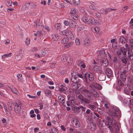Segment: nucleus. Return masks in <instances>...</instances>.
Wrapping results in <instances>:
<instances>
[{
  "label": "nucleus",
  "instance_id": "obj_12",
  "mask_svg": "<svg viewBox=\"0 0 133 133\" xmlns=\"http://www.w3.org/2000/svg\"><path fill=\"white\" fill-rule=\"evenodd\" d=\"M77 78L75 76L72 75L71 77V81L74 83L73 85V86L77 85V83H78L79 82L77 80Z\"/></svg>",
  "mask_w": 133,
  "mask_h": 133
},
{
  "label": "nucleus",
  "instance_id": "obj_8",
  "mask_svg": "<svg viewBox=\"0 0 133 133\" xmlns=\"http://www.w3.org/2000/svg\"><path fill=\"white\" fill-rule=\"evenodd\" d=\"M82 93L86 97H90L91 96L90 91H88L87 89H82Z\"/></svg>",
  "mask_w": 133,
  "mask_h": 133
},
{
  "label": "nucleus",
  "instance_id": "obj_6",
  "mask_svg": "<svg viewBox=\"0 0 133 133\" xmlns=\"http://www.w3.org/2000/svg\"><path fill=\"white\" fill-rule=\"evenodd\" d=\"M21 103L20 102H18V103H15L14 107V110L16 113H18L21 111Z\"/></svg>",
  "mask_w": 133,
  "mask_h": 133
},
{
  "label": "nucleus",
  "instance_id": "obj_10",
  "mask_svg": "<svg viewBox=\"0 0 133 133\" xmlns=\"http://www.w3.org/2000/svg\"><path fill=\"white\" fill-rule=\"evenodd\" d=\"M58 90L61 92H64V93L67 90V88L63 84H59L58 86Z\"/></svg>",
  "mask_w": 133,
  "mask_h": 133
},
{
  "label": "nucleus",
  "instance_id": "obj_29",
  "mask_svg": "<svg viewBox=\"0 0 133 133\" xmlns=\"http://www.w3.org/2000/svg\"><path fill=\"white\" fill-rule=\"evenodd\" d=\"M77 76L78 77L82 79L84 81V75L83 74V72L81 73H77Z\"/></svg>",
  "mask_w": 133,
  "mask_h": 133
},
{
  "label": "nucleus",
  "instance_id": "obj_23",
  "mask_svg": "<svg viewBox=\"0 0 133 133\" xmlns=\"http://www.w3.org/2000/svg\"><path fill=\"white\" fill-rule=\"evenodd\" d=\"M90 41L89 39L87 38H85L84 42V46H87L90 45Z\"/></svg>",
  "mask_w": 133,
  "mask_h": 133
},
{
  "label": "nucleus",
  "instance_id": "obj_54",
  "mask_svg": "<svg viewBox=\"0 0 133 133\" xmlns=\"http://www.w3.org/2000/svg\"><path fill=\"white\" fill-rule=\"evenodd\" d=\"M25 43L26 45H29L30 42V39L29 38H26L25 41Z\"/></svg>",
  "mask_w": 133,
  "mask_h": 133
},
{
  "label": "nucleus",
  "instance_id": "obj_61",
  "mask_svg": "<svg viewBox=\"0 0 133 133\" xmlns=\"http://www.w3.org/2000/svg\"><path fill=\"white\" fill-rule=\"evenodd\" d=\"M112 47L114 49H116L117 47V44L116 43H113L112 45Z\"/></svg>",
  "mask_w": 133,
  "mask_h": 133
},
{
  "label": "nucleus",
  "instance_id": "obj_41",
  "mask_svg": "<svg viewBox=\"0 0 133 133\" xmlns=\"http://www.w3.org/2000/svg\"><path fill=\"white\" fill-rule=\"evenodd\" d=\"M73 109L77 113L80 111V107H73Z\"/></svg>",
  "mask_w": 133,
  "mask_h": 133
},
{
  "label": "nucleus",
  "instance_id": "obj_27",
  "mask_svg": "<svg viewBox=\"0 0 133 133\" xmlns=\"http://www.w3.org/2000/svg\"><path fill=\"white\" fill-rule=\"evenodd\" d=\"M120 78L121 81L124 82L125 81L126 79V77L125 76V75L123 73V74H120Z\"/></svg>",
  "mask_w": 133,
  "mask_h": 133
},
{
  "label": "nucleus",
  "instance_id": "obj_1",
  "mask_svg": "<svg viewBox=\"0 0 133 133\" xmlns=\"http://www.w3.org/2000/svg\"><path fill=\"white\" fill-rule=\"evenodd\" d=\"M102 122L105 123L106 126L111 131H113V129L116 128V131H119V128L117 126L116 122L115 121H114L113 120L112 121L110 117L107 116L106 117L105 119H103Z\"/></svg>",
  "mask_w": 133,
  "mask_h": 133
},
{
  "label": "nucleus",
  "instance_id": "obj_63",
  "mask_svg": "<svg viewBox=\"0 0 133 133\" xmlns=\"http://www.w3.org/2000/svg\"><path fill=\"white\" fill-rule=\"evenodd\" d=\"M65 104H66V105L68 106H72V105H71V104L70 103V101H69L67 102H66V103H65Z\"/></svg>",
  "mask_w": 133,
  "mask_h": 133
},
{
  "label": "nucleus",
  "instance_id": "obj_32",
  "mask_svg": "<svg viewBox=\"0 0 133 133\" xmlns=\"http://www.w3.org/2000/svg\"><path fill=\"white\" fill-rule=\"evenodd\" d=\"M34 35L35 36L40 37L43 34L42 31H38L34 33Z\"/></svg>",
  "mask_w": 133,
  "mask_h": 133
},
{
  "label": "nucleus",
  "instance_id": "obj_21",
  "mask_svg": "<svg viewBox=\"0 0 133 133\" xmlns=\"http://www.w3.org/2000/svg\"><path fill=\"white\" fill-rule=\"evenodd\" d=\"M90 85H93L94 86L95 88H96L98 90H100L102 88V87L100 85L96 83H92V84Z\"/></svg>",
  "mask_w": 133,
  "mask_h": 133
},
{
  "label": "nucleus",
  "instance_id": "obj_5",
  "mask_svg": "<svg viewBox=\"0 0 133 133\" xmlns=\"http://www.w3.org/2000/svg\"><path fill=\"white\" fill-rule=\"evenodd\" d=\"M1 103L2 104L3 106V108L5 110L6 115L8 116H10L11 114V111L12 109L11 107L10 106L8 108L6 107L3 102Z\"/></svg>",
  "mask_w": 133,
  "mask_h": 133
},
{
  "label": "nucleus",
  "instance_id": "obj_14",
  "mask_svg": "<svg viewBox=\"0 0 133 133\" xmlns=\"http://www.w3.org/2000/svg\"><path fill=\"white\" fill-rule=\"evenodd\" d=\"M96 126L92 122L90 121L88 124V128L92 130H95L96 129Z\"/></svg>",
  "mask_w": 133,
  "mask_h": 133
},
{
  "label": "nucleus",
  "instance_id": "obj_24",
  "mask_svg": "<svg viewBox=\"0 0 133 133\" xmlns=\"http://www.w3.org/2000/svg\"><path fill=\"white\" fill-rule=\"evenodd\" d=\"M51 38L54 41H57L59 38V36L58 35L56 34H53L51 36Z\"/></svg>",
  "mask_w": 133,
  "mask_h": 133
},
{
  "label": "nucleus",
  "instance_id": "obj_53",
  "mask_svg": "<svg viewBox=\"0 0 133 133\" xmlns=\"http://www.w3.org/2000/svg\"><path fill=\"white\" fill-rule=\"evenodd\" d=\"M80 110L81 109V110L82 111L84 112L85 111V109H86V108L82 106H80Z\"/></svg>",
  "mask_w": 133,
  "mask_h": 133
},
{
  "label": "nucleus",
  "instance_id": "obj_44",
  "mask_svg": "<svg viewBox=\"0 0 133 133\" xmlns=\"http://www.w3.org/2000/svg\"><path fill=\"white\" fill-rule=\"evenodd\" d=\"M5 24V21L4 20H2L1 22L0 26L1 27H3Z\"/></svg>",
  "mask_w": 133,
  "mask_h": 133
},
{
  "label": "nucleus",
  "instance_id": "obj_47",
  "mask_svg": "<svg viewBox=\"0 0 133 133\" xmlns=\"http://www.w3.org/2000/svg\"><path fill=\"white\" fill-rule=\"evenodd\" d=\"M55 27L56 29H59L61 28V25L59 23H57L55 25Z\"/></svg>",
  "mask_w": 133,
  "mask_h": 133
},
{
  "label": "nucleus",
  "instance_id": "obj_37",
  "mask_svg": "<svg viewBox=\"0 0 133 133\" xmlns=\"http://www.w3.org/2000/svg\"><path fill=\"white\" fill-rule=\"evenodd\" d=\"M45 94L47 96L51 95V91L49 90H45Z\"/></svg>",
  "mask_w": 133,
  "mask_h": 133
},
{
  "label": "nucleus",
  "instance_id": "obj_62",
  "mask_svg": "<svg viewBox=\"0 0 133 133\" xmlns=\"http://www.w3.org/2000/svg\"><path fill=\"white\" fill-rule=\"evenodd\" d=\"M117 53L119 56L121 55L123 53L120 49L118 50L117 51Z\"/></svg>",
  "mask_w": 133,
  "mask_h": 133
},
{
  "label": "nucleus",
  "instance_id": "obj_55",
  "mask_svg": "<svg viewBox=\"0 0 133 133\" xmlns=\"http://www.w3.org/2000/svg\"><path fill=\"white\" fill-rule=\"evenodd\" d=\"M44 28L48 32L50 31L51 30L49 26H45Z\"/></svg>",
  "mask_w": 133,
  "mask_h": 133
},
{
  "label": "nucleus",
  "instance_id": "obj_15",
  "mask_svg": "<svg viewBox=\"0 0 133 133\" xmlns=\"http://www.w3.org/2000/svg\"><path fill=\"white\" fill-rule=\"evenodd\" d=\"M58 99L59 101L61 103H62L64 107H66V104L65 103V98L62 96H59L58 97Z\"/></svg>",
  "mask_w": 133,
  "mask_h": 133
},
{
  "label": "nucleus",
  "instance_id": "obj_2",
  "mask_svg": "<svg viewBox=\"0 0 133 133\" xmlns=\"http://www.w3.org/2000/svg\"><path fill=\"white\" fill-rule=\"evenodd\" d=\"M120 112V111L119 108H113L112 111H109V115L112 118L115 117H117L118 114Z\"/></svg>",
  "mask_w": 133,
  "mask_h": 133
},
{
  "label": "nucleus",
  "instance_id": "obj_20",
  "mask_svg": "<svg viewBox=\"0 0 133 133\" xmlns=\"http://www.w3.org/2000/svg\"><path fill=\"white\" fill-rule=\"evenodd\" d=\"M68 100L70 101L71 105L74 106L76 105V100L74 97H71L69 98Z\"/></svg>",
  "mask_w": 133,
  "mask_h": 133
},
{
  "label": "nucleus",
  "instance_id": "obj_3",
  "mask_svg": "<svg viewBox=\"0 0 133 133\" xmlns=\"http://www.w3.org/2000/svg\"><path fill=\"white\" fill-rule=\"evenodd\" d=\"M84 81H87L88 79L91 82L93 81L94 79V75L93 73L89 72H87L84 74Z\"/></svg>",
  "mask_w": 133,
  "mask_h": 133
},
{
  "label": "nucleus",
  "instance_id": "obj_17",
  "mask_svg": "<svg viewBox=\"0 0 133 133\" xmlns=\"http://www.w3.org/2000/svg\"><path fill=\"white\" fill-rule=\"evenodd\" d=\"M98 77V79L100 81H104L105 79V74L102 73L100 74Z\"/></svg>",
  "mask_w": 133,
  "mask_h": 133
},
{
  "label": "nucleus",
  "instance_id": "obj_46",
  "mask_svg": "<svg viewBox=\"0 0 133 133\" xmlns=\"http://www.w3.org/2000/svg\"><path fill=\"white\" fill-rule=\"evenodd\" d=\"M11 53H10L8 54H5L3 56H2V59H4V57L3 56H5V57H10L11 56Z\"/></svg>",
  "mask_w": 133,
  "mask_h": 133
},
{
  "label": "nucleus",
  "instance_id": "obj_16",
  "mask_svg": "<svg viewBox=\"0 0 133 133\" xmlns=\"http://www.w3.org/2000/svg\"><path fill=\"white\" fill-rule=\"evenodd\" d=\"M88 21L89 22V24L91 25L95 24H99V23H97V21H96L92 17H91L89 18L88 20Z\"/></svg>",
  "mask_w": 133,
  "mask_h": 133
},
{
  "label": "nucleus",
  "instance_id": "obj_52",
  "mask_svg": "<svg viewBox=\"0 0 133 133\" xmlns=\"http://www.w3.org/2000/svg\"><path fill=\"white\" fill-rule=\"evenodd\" d=\"M70 22V20H69V21H65L64 22V24L66 25V26H68V25H69V23Z\"/></svg>",
  "mask_w": 133,
  "mask_h": 133
},
{
  "label": "nucleus",
  "instance_id": "obj_64",
  "mask_svg": "<svg viewBox=\"0 0 133 133\" xmlns=\"http://www.w3.org/2000/svg\"><path fill=\"white\" fill-rule=\"evenodd\" d=\"M133 53L132 52V51L131 50H129L128 51V55H132Z\"/></svg>",
  "mask_w": 133,
  "mask_h": 133
},
{
  "label": "nucleus",
  "instance_id": "obj_11",
  "mask_svg": "<svg viewBox=\"0 0 133 133\" xmlns=\"http://www.w3.org/2000/svg\"><path fill=\"white\" fill-rule=\"evenodd\" d=\"M93 66V69L94 71L98 74H101L103 72L102 68L100 66L97 65Z\"/></svg>",
  "mask_w": 133,
  "mask_h": 133
},
{
  "label": "nucleus",
  "instance_id": "obj_60",
  "mask_svg": "<svg viewBox=\"0 0 133 133\" xmlns=\"http://www.w3.org/2000/svg\"><path fill=\"white\" fill-rule=\"evenodd\" d=\"M75 43L77 45H78L79 44V40L78 38H76L75 39Z\"/></svg>",
  "mask_w": 133,
  "mask_h": 133
},
{
  "label": "nucleus",
  "instance_id": "obj_34",
  "mask_svg": "<svg viewBox=\"0 0 133 133\" xmlns=\"http://www.w3.org/2000/svg\"><path fill=\"white\" fill-rule=\"evenodd\" d=\"M26 5L28 6V7L29 8H36V5L35 4L33 3H26Z\"/></svg>",
  "mask_w": 133,
  "mask_h": 133
},
{
  "label": "nucleus",
  "instance_id": "obj_26",
  "mask_svg": "<svg viewBox=\"0 0 133 133\" xmlns=\"http://www.w3.org/2000/svg\"><path fill=\"white\" fill-rule=\"evenodd\" d=\"M127 81L130 83L132 85H133V77L130 76L128 77L127 78Z\"/></svg>",
  "mask_w": 133,
  "mask_h": 133
},
{
  "label": "nucleus",
  "instance_id": "obj_7",
  "mask_svg": "<svg viewBox=\"0 0 133 133\" xmlns=\"http://www.w3.org/2000/svg\"><path fill=\"white\" fill-rule=\"evenodd\" d=\"M71 123L74 127L76 128L79 127L80 126L79 121L78 119L76 118H74L71 121Z\"/></svg>",
  "mask_w": 133,
  "mask_h": 133
},
{
  "label": "nucleus",
  "instance_id": "obj_18",
  "mask_svg": "<svg viewBox=\"0 0 133 133\" xmlns=\"http://www.w3.org/2000/svg\"><path fill=\"white\" fill-rule=\"evenodd\" d=\"M108 77L109 78L111 77L112 75V70L109 68L107 69L106 72Z\"/></svg>",
  "mask_w": 133,
  "mask_h": 133
},
{
  "label": "nucleus",
  "instance_id": "obj_31",
  "mask_svg": "<svg viewBox=\"0 0 133 133\" xmlns=\"http://www.w3.org/2000/svg\"><path fill=\"white\" fill-rule=\"evenodd\" d=\"M76 26L77 28V31L78 32L81 31L83 29V27L81 26V25L79 23L77 24Z\"/></svg>",
  "mask_w": 133,
  "mask_h": 133
},
{
  "label": "nucleus",
  "instance_id": "obj_38",
  "mask_svg": "<svg viewBox=\"0 0 133 133\" xmlns=\"http://www.w3.org/2000/svg\"><path fill=\"white\" fill-rule=\"evenodd\" d=\"M69 130L70 133H81V132L77 131L72 128H70Z\"/></svg>",
  "mask_w": 133,
  "mask_h": 133
},
{
  "label": "nucleus",
  "instance_id": "obj_59",
  "mask_svg": "<svg viewBox=\"0 0 133 133\" xmlns=\"http://www.w3.org/2000/svg\"><path fill=\"white\" fill-rule=\"evenodd\" d=\"M84 62L82 61H79L78 62L77 64L79 66H81Z\"/></svg>",
  "mask_w": 133,
  "mask_h": 133
},
{
  "label": "nucleus",
  "instance_id": "obj_22",
  "mask_svg": "<svg viewBox=\"0 0 133 133\" xmlns=\"http://www.w3.org/2000/svg\"><path fill=\"white\" fill-rule=\"evenodd\" d=\"M74 21L71 20H70L69 26L71 27H74L76 26L77 24Z\"/></svg>",
  "mask_w": 133,
  "mask_h": 133
},
{
  "label": "nucleus",
  "instance_id": "obj_36",
  "mask_svg": "<svg viewBox=\"0 0 133 133\" xmlns=\"http://www.w3.org/2000/svg\"><path fill=\"white\" fill-rule=\"evenodd\" d=\"M72 2L75 6H78L80 3L79 0H72Z\"/></svg>",
  "mask_w": 133,
  "mask_h": 133
},
{
  "label": "nucleus",
  "instance_id": "obj_25",
  "mask_svg": "<svg viewBox=\"0 0 133 133\" xmlns=\"http://www.w3.org/2000/svg\"><path fill=\"white\" fill-rule=\"evenodd\" d=\"M126 39L125 38L123 37H121L119 38V43H121L123 44H124L126 42Z\"/></svg>",
  "mask_w": 133,
  "mask_h": 133
},
{
  "label": "nucleus",
  "instance_id": "obj_19",
  "mask_svg": "<svg viewBox=\"0 0 133 133\" xmlns=\"http://www.w3.org/2000/svg\"><path fill=\"white\" fill-rule=\"evenodd\" d=\"M123 64V65L124 66H126V64H127V66H128L130 64L129 63H127V59L126 57H122L121 58Z\"/></svg>",
  "mask_w": 133,
  "mask_h": 133
},
{
  "label": "nucleus",
  "instance_id": "obj_56",
  "mask_svg": "<svg viewBox=\"0 0 133 133\" xmlns=\"http://www.w3.org/2000/svg\"><path fill=\"white\" fill-rule=\"evenodd\" d=\"M98 124L99 127H103V124L100 121V120L98 121Z\"/></svg>",
  "mask_w": 133,
  "mask_h": 133
},
{
  "label": "nucleus",
  "instance_id": "obj_43",
  "mask_svg": "<svg viewBox=\"0 0 133 133\" xmlns=\"http://www.w3.org/2000/svg\"><path fill=\"white\" fill-rule=\"evenodd\" d=\"M90 101L84 98L82 103H84L85 104H89L90 103Z\"/></svg>",
  "mask_w": 133,
  "mask_h": 133
},
{
  "label": "nucleus",
  "instance_id": "obj_57",
  "mask_svg": "<svg viewBox=\"0 0 133 133\" xmlns=\"http://www.w3.org/2000/svg\"><path fill=\"white\" fill-rule=\"evenodd\" d=\"M12 3V1L11 0H9L8 1H7V2L6 3V5L8 6L10 5Z\"/></svg>",
  "mask_w": 133,
  "mask_h": 133
},
{
  "label": "nucleus",
  "instance_id": "obj_30",
  "mask_svg": "<svg viewBox=\"0 0 133 133\" xmlns=\"http://www.w3.org/2000/svg\"><path fill=\"white\" fill-rule=\"evenodd\" d=\"M41 54L43 56L48 55V51L44 49H42L41 51Z\"/></svg>",
  "mask_w": 133,
  "mask_h": 133
},
{
  "label": "nucleus",
  "instance_id": "obj_51",
  "mask_svg": "<svg viewBox=\"0 0 133 133\" xmlns=\"http://www.w3.org/2000/svg\"><path fill=\"white\" fill-rule=\"evenodd\" d=\"M128 59L129 60H130V61H132V60H133V55H128Z\"/></svg>",
  "mask_w": 133,
  "mask_h": 133
},
{
  "label": "nucleus",
  "instance_id": "obj_49",
  "mask_svg": "<svg viewBox=\"0 0 133 133\" xmlns=\"http://www.w3.org/2000/svg\"><path fill=\"white\" fill-rule=\"evenodd\" d=\"M22 75L21 74H18L17 75V76L18 78V81H20L21 80V78L22 77Z\"/></svg>",
  "mask_w": 133,
  "mask_h": 133
},
{
  "label": "nucleus",
  "instance_id": "obj_42",
  "mask_svg": "<svg viewBox=\"0 0 133 133\" xmlns=\"http://www.w3.org/2000/svg\"><path fill=\"white\" fill-rule=\"evenodd\" d=\"M73 45V43L72 42L69 43L67 44H66L64 45V46L66 48H69L72 46Z\"/></svg>",
  "mask_w": 133,
  "mask_h": 133
},
{
  "label": "nucleus",
  "instance_id": "obj_40",
  "mask_svg": "<svg viewBox=\"0 0 133 133\" xmlns=\"http://www.w3.org/2000/svg\"><path fill=\"white\" fill-rule=\"evenodd\" d=\"M68 30H65L61 32L60 34L63 35H66V36H67L68 35L67 34H68Z\"/></svg>",
  "mask_w": 133,
  "mask_h": 133
},
{
  "label": "nucleus",
  "instance_id": "obj_4",
  "mask_svg": "<svg viewBox=\"0 0 133 133\" xmlns=\"http://www.w3.org/2000/svg\"><path fill=\"white\" fill-rule=\"evenodd\" d=\"M89 88L90 89L91 94H93L94 97H98L99 96L98 93L95 91V87L93 85H90Z\"/></svg>",
  "mask_w": 133,
  "mask_h": 133
},
{
  "label": "nucleus",
  "instance_id": "obj_13",
  "mask_svg": "<svg viewBox=\"0 0 133 133\" xmlns=\"http://www.w3.org/2000/svg\"><path fill=\"white\" fill-rule=\"evenodd\" d=\"M100 63L102 66L105 67L108 65L109 64V62L106 59H102Z\"/></svg>",
  "mask_w": 133,
  "mask_h": 133
},
{
  "label": "nucleus",
  "instance_id": "obj_48",
  "mask_svg": "<svg viewBox=\"0 0 133 133\" xmlns=\"http://www.w3.org/2000/svg\"><path fill=\"white\" fill-rule=\"evenodd\" d=\"M15 59L16 60L19 61L21 59V56L18 55L15 56Z\"/></svg>",
  "mask_w": 133,
  "mask_h": 133
},
{
  "label": "nucleus",
  "instance_id": "obj_50",
  "mask_svg": "<svg viewBox=\"0 0 133 133\" xmlns=\"http://www.w3.org/2000/svg\"><path fill=\"white\" fill-rule=\"evenodd\" d=\"M124 92L125 94L127 95H129L130 94V92L127 88H125L124 89Z\"/></svg>",
  "mask_w": 133,
  "mask_h": 133
},
{
  "label": "nucleus",
  "instance_id": "obj_39",
  "mask_svg": "<svg viewBox=\"0 0 133 133\" xmlns=\"http://www.w3.org/2000/svg\"><path fill=\"white\" fill-rule=\"evenodd\" d=\"M77 98L80 100L81 102V103H82L85 98L81 95L80 94L78 95L77 96Z\"/></svg>",
  "mask_w": 133,
  "mask_h": 133
},
{
  "label": "nucleus",
  "instance_id": "obj_35",
  "mask_svg": "<svg viewBox=\"0 0 133 133\" xmlns=\"http://www.w3.org/2000/svg\"><path fill=\"white\" fill-rule=\"evenodd\" d=\"M69 40L67 37H65L61 41V43L62 44H65L67 43Z\"/></svg>",
  "mask_w": 133,
  "mask_h": 133
},
{
  "label": "nucleus",
  "instance_id": "obj_28",
  "mask_svg": "<svg viewBox=\"0 0 133 133\" xmlns=\"http://www.w3.org/2000/svg\"><path fill=\"white\" fill-rule=\"evenodd\" d=\"M88 107L91 110L94 111L96 110L97 107L96 106L92 104H89L88 105Z\"/></svg>",
  "mask_w": 133,
  "mask_h": 133
},
{
  "label": "nucleus",
  "instance_id": "obj_33",
  "mask_svg": "<svg viewBox=\"0 0 133 133\" xmlns=\"http://www.w3.org/2000/svg\"><path fill=\"white\" fill-rule=\"evenodd\" d=\"M105 52L103 50H101L99 51V55L101 57H103L105 55Z\"/></svg>",
  "mask_w": 133,
  "mask_h": 133
},
{
  "label": "nucleus",
  "instance_id": "obj_58",
  "mask_svg": "<svg viewBox=\"0 0 133 133\" xmlns=\"http://www.w3.org/2000/svg\"><path fill=\"white\" fill-rule=\"evenodd\" d=\"M83 21L85 23H86L88 22V19L87 17H83Z\"/></svg>",
  "mask_w": 133,
  "mask_h": 133
},
{
  "label": "nucleus",
  "instance_id": "obj_9",
  "mask_svg": "<svg viewBox=\"0 0 133 133\" xmlns=\"http://www.w3.org/2000/svg\"><path fill=\"white\" fill-rule=\"evenodd\" d=\"M78 12L77 9H71L70 13L72 15H74V17L72 18L75 20H77L78 19V15L75 14Z\"/></svg>",
  "mask_w": 133,
  "mask_h": 133
},
{
  "label": "nucleus",
  "instance_id": "obj_45",
  "mask_svg": "<svg viewBox=\"0 0 133 133\" xmlns=\"http://www.w3.org/2000/svg\"><path fill=\"white\" fill-rule=\"evenodd\" d=\"M120 50L123 53V54H125L126 55V54L127 52L126 50H125L124 47H121L120 48Z\"/></svg>",
  "mask_w": 133,
  "mask_h": 133
}]
</instances>
